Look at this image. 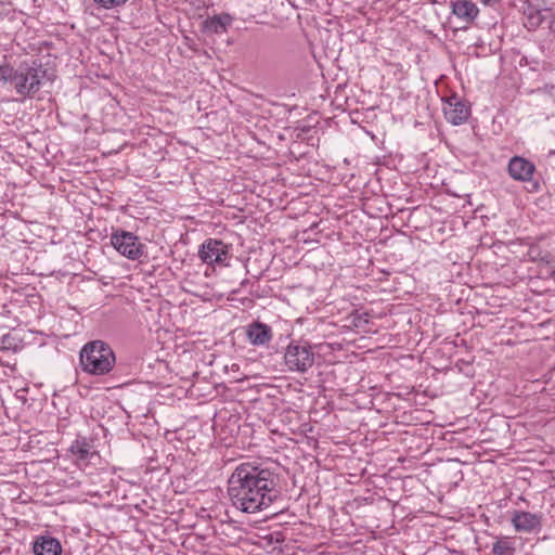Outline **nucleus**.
<instances>
[{
	"instance_id": "obj_19",
	"label": "nucleus",
	"mask_w": 555,
	"mask_h": 555,
	"mask_svg": "<svg viewBox=\"0 0 555 555\" xmlns=\"http://www.w3.org/2000/svg\"><path fill=\"white\" fill-rule=\"evenodd\" d=\"M483 4L493 5L499 3L501 0H480Z\"/></svg>"
},
{
	"instance_id": "obj_8",
	"label": "nucleus",
	"mask_w": 555,
	"mask_h": 555,
	"mask_svg": "<svg viewBox=\"0 0 555 555\" xmlns=\"http://www.w3.org/2000/svg\"><path fill=\"white\" fill-rule=\"evenodd\" d=\"M443 114L448 122L454 126H460L469 118L470 108L457 95L454 94L446 101L443 106Z\"/></svg>"
},
{
	"instance_id": "obj_6",
	"label": "nucleus",
	"mask_w": 555,
	"mask_h": 555,
	"mask_svg": "<svg viewBox=\"0 0 555 555\" xmlns=\"http://www.w3.org/2000/svg\"><path fill=\"white\" fill-rule=\"evenodd\" d=\"M228 256L229 246L222 241L216 238L206 240L198 250V257L201 260L208 264H223L227 261Z\"/></svg>"
},
{
	"instance_id": "obj_15",
	"label": "nucleus",
	"mask_w": 555,
	"mask_h": 555,
	"mask_svg": "<svg viewBox=\"0 0 555 555\" xmlns=\"http://www.w3.org/2000/svg\"><path fill=\"white\" fill-rule=\"evenodd\" d=\"M90 450L91 444L85 438L75 440L69 448L70 453L79 460H87L91 453Z\"/></svg>"
},
{
	"instance_id": "obj_14",
	"label": "nucleus",
	"mask_w": 555,
	"mask_h": 555,
	"mask_svg": "<svg viewBox=\"0 0 555 555\" xmlns=\"http://www.w3.org/2000/svg\"><path fill=\"white\" fill-rule=\"evenodd\" d=\"M451 8L452 13L465 22H472L478 15V8L468 0H453Z\"/></svg>"
},
{
	"instance_id": "obj_13",
	"label": "nucleus",
	"mask_w": 555,
	"mask_h": 555,
	"mask_svg": "<svg viewBox=\"0 0 555 555\" xmlns=\"http://www.w3.org/2000/svg\"><path fill=\"white\" fill-rule=\"evenodd\" d=\"M232 21V16L228 13L214 15L203 22V30L206 34H224Z\"/></svg>"
},
{
	"instance_id": "obj_9",
	"label": "nucleus",
	"mask_w": 555,
	"mask_h": 555,
	"mask_svg": "<svg viewBox=\"0 0 555 555\" xmlns=\"http://www.w3.org/2000/svg\"><path fill=\"white\" fill-rule=\"evenodd\" d=\"M543 515L540 513H530L516 511L512 517V524L518 532H538L542 528Z\"/></svg>"
},
{
	"instance_id": "obj_5",
	"label": "nucleus",
	"mask_w": 555,
	"mask_h": 555,
	"mask_svg": "<svg viewBox=\"0 0 555 555\" xmlns=\"http://www.w3.org/2000/svg\"><path fill=\"white\" fill-rule=\"evenodd\" d=\"M112 246L130 260L140 259L145 253V245L132 232L116 230L111 235Z\"/></svg>"
},
{
	"instance_id": "obj_16",
	"label": "nucleus",
	"mask_w": 555,
	"mask_h": 555,
	"mask_svg": "<svg viewBox=\"0 0 555 555\" xmlns=\"http://www.w3.org/2000/svg\"><path fill=\"white\" fill-rule=\"evenodd\" d=\"M514 543L508 538L498 539L492 544V553L494 555H515Z\"/></svg>"
},
{
	"instance_id": "obj_7",
	"label": "nucleus",
	"mask_w": 555,
	"mask_h": 555,
	"mask_svg": "<svg viewBox=\"0 0 555 555\" xmlns=\"http://www.w3.org/2000/svg\"><path fill=\"white\" fill-rule=\"evenodd\" d=\"M545 4L546 0H522L524 26L529 31H535L545 21V16L542 14Z\"/></svg>"
},
{
	"instance_id": "obj_3",
	"label": "nucleus",
	"mask_w": 555,
	"mask_h": 555,
	"mask_svg": "<svg viewBox=\"0 0 555 555\" xmlns=\"http://www.w3.org/2000/svg\"><path fill=\"white\" fill-rule=\"evenodd\" d=\"M0 72V81L23 96H30L40 89L41 78L47 72Z\"/></svg>"
},
{
	"instance_id": "obj_18",
	"label": "nucleus",
	"mask_w": 555,
	"mask_h": 555,
	"mask_svg": "<svg viewBox=\"0 0 555 555\" xmlns=\"http://www.w3.org/2000/svg\"><path fill=\"white\" fill-rule=\"evenodd\" d=\"M548 29L550 33L555 36V13L552 14L548 18Z\"/></svg>"
},
{
	"instance_id": "obj_20",
	"label": "nucleus",
	"mask_w": 555,
	"mask_h": 555,
	"mask_svg": "<svg viewBox=\"0 0 555 555\" xmlns=\"http://www.w3.org/2000/svg\"><path fill=\"white\" fill-rule=\"evenodd\" d=\"M93 73H94V76L96 78H104V79H109L111 78L109 75H106V74L100 75L99 72H93Z\"/></svg>"
},
{
	"instance_id": "obj_11",
	"label": "nucleus",
	"mask_w": 555,
	"mask_h": 555,
	"mask_svg": "<svg viewBox=\"0 0 555 555\" xmlns=\"http://www.w3.org/2000/svg\"><path fill=\"white\" fill-rule=\"evenodd\" d=\"M509 176L517 181H530L535 166L526 158L514 156L507 167Z\"/></svg>"
},
{
	"instance_id": "obj_1",
	"label": "nucleus",
	"mask_w": 555,
	"mask_h": 555,
	"mask_svg": "<svg viewBox=\"0 0 555 555\" xmlns=\"http://www.w3.org/2000/svg\"><path fill=\"white\" fill-rule=\"evenodd\" d=\"M278 475L257 462L238 464L228 479L229 500L236 509L255 514L271 506L278 498Z\"/></svg>"
},
{
	"instance_id": "obj_21",
	"label": "nucleus",
	"mask_w": 555,
	"mask_h": 555,
	"mask_svg": "<svg viewBox=\"0 0 555 555\" xmlns=\"http://www.w3.org/2000/svg\"><path fill=\"white\" fill-rule=\"evenodd\" d=\"M0 69H3V67L0 65Z\"/></svg>"
},
{
	"instance_id": "obj_17",
	"label": "nucleus",
	"mask_w": 555,
	"mask_h": 555,
	"mask_svg": "<svg viewBox=\"0 0 555 555\" xmlns=\"http://www.w3.org/2000/svg\"><path fill=\"white\" fill-rule=\"evenodd\" d=\"M104 9H114L124 5L128 0H93Z\"/></svg>"
},
{
	"instance_id": "obj_2",
	"label": "nucleus",
	"mask_w": 555,
	"mask_h": 555,
	"mask_svg": "<svg viewBox=\"0 0 555 555\" xmlns=\"http://www.w3.org/2000/svg\"><path fill=\"white\" fill-rule=\"evenodd\" d=\"M79 358L82 370L93 375L107 374L115 364L113 349L102 340L87 343L82 347Z\"/></svg>"
},
{
	"instance_id": "obj_4",
	"label": "nucleus",
	"mask_w": 555,
	"mask_h": 555,
	"mask_svg": "<svg viewBox=\"0 0 555 555\" xmlns=\"http://www.w3.org/2000/svg\"><path fill=\"white\" fill-rule=\"evenodd\" d=\"M284 363L291 372L306 373L314 364V352L308 343L291 341L284 353Z\"/></svg>"
},
{
	"instance_id": "obj_12",
	"label": "nucleus",
	"mask_w": 555,
	"mask_h": 555,
	"mask_svg": "<svg viewBox=\"0 0 555 555\" xmlns=\"http://www.w3.org/2000/svg\"><path fill=\"white\" fill-rule=\"evenodd\" d=\"M35 555H61L62 546L57 539L50 535H40L33 545Z\"/></svg>"
},
{
	"instance_id": "obj_10",
	"label": "nucleus",
	"mask_w": 555,
	"mask_h": 555,
	"mask_svg": "<svg viewBox=\"0 0 555 555\" xmlns=\"http://www.w3.org/2000/svg\"><path fill=\"white\" fill-rule=\"evenodd\" d=\"M246 336L253 346H266L272 337V328L260 321H254L246 326Z\"/></svg>"
}]
</instances>
